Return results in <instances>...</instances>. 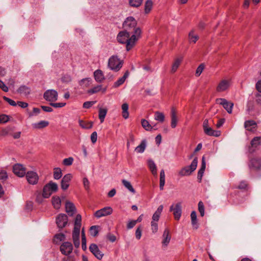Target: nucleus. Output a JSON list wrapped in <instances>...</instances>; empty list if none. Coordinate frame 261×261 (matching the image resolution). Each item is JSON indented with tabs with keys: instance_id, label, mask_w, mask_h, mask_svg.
I'll list each match as a JSON object with an SVG mask.
<instances>
[{
	"instance_id": "30",
	"label": "nucleus",
	"mask_w": 261,
	"mask_h": 261,
	"mask_svg": "<svg viewBox=\"0 0 261 261\" xmlns=\"http://www.w3.org/2000/svg\"><path fill=\"white\" fill-rule=\"evenodd\" d=\"M182 60V57H178L174 59L171 69V72L174 73L177 71L178 68L181 63Z\"/></svg>"
},
{
	"instance_id": "15",
	"label": "nucleus",
	"mask_w": 261,
	"mask_h": 261,
	"mask_svg": "<svg viewBox=\"0 0 261 261\" xmlns=\"http://www.w3.org/2000/svg\"><path fill=\"white\" fill-rule=\"evenodd\" d=\"M171 239L170 229L166 228L162 235V244L164 247H166L169 244Z\"/></svg>"
},
{
	"instance_id": "33",
	"label": "nucleus",
	"mask_w": 261,
	"mask_h": 261,
	"mask_svg": "<svg viewBox=\"0 0 261 261\" xmlns=\"http://www.w3.org/2000/svg\"><path fill=\"white\" fill-rule=\"evenodd\" d=\"M153 6V2L152 0H147L144 4V13L148 14L150 13Z\"/></svg>"
},
{
	"instance_id": "25",
	"label": "nucleus",
	"mask_w": 261,
	"mask_h": 261,
	"mask_svg": "<svg viewBox=\"0 0 261 261\" xmlns=\"http://www.w3.org/2000/svg\"><path fill=\"white\" fill-rule=\"evenodd\" d=\"M147 166L154 176H157V167L154 162L152 159H148L147 161Z\"/></svg>"
},
{
	"instance_id": "56",
	"label": "nucleus",
	"mask_w": 261,
	"mask_h": 261,
	"mask_svg": "<svg viewBox=\"0 0 261 261\" xmlns=\"http://www.w3.org/2000/svg\"><path fill=\"white\" fill-rule=\"evenodd\" d=\"M198 210L200 215L203 217L204 215V208L203 203L201 201L198 203Z\"/></svg>"
},
{
	"instance_id": "14",
	"label": "nucleus",
	"mask_w": 261,
	"mask_h": 261,
	"mask_svg": "<svg viewBox=\"0 0 261 261\" xmlns=\"http://www.w3.org/2000/svg\"><path fill=\"white\" fill-rule=\"evenodd\" d=\"M73 176L70 173L65 174L61 181V188L63 191L66 190L69 187L70 182L72 180Z\"/></svg>"
},
{
	"instance_id": "44",
	"label": "nucleus",
	"mask_w": 261,
	"mask_h": 261,
	"mask_svg": "<svg viewBox=\"0 0 261 261\" xmlns=\"http://www.w3.org/2000/svg\"><path fill=\"white\" fill-rule=\"evenodd\" d=\"M160 188L162 190L165 183V174L164 170H162L160 172Z\"/></svg>"
},
{
	"instance_id": "20",
	"label": "nucleus",
	"mask_w": 261,
	"mask_h": 261,
	"mask_svg": "<svg viewBox=\"0 0 261 261\" xmlns=\"http://www.w3.org/2000/svg\"><path fill=\"white\" fill-rule=\"evenodd\" d=\"M13 171L14 173L19 176V177H23L26 174V169L21 164H15L13 166Z\"/></svg>"
},
{
	"instance_id": "58",
	"label": "nucleus",
	"mask_w": 261,
	"mask_h": 261,
	"mask_svg": "<svg viewBox=\"0 0 261 261\" xmlns=\"http://www.w3.org/2000/svg\"><path fill=\"white\" fill-rule=\"evenodd\" d=\"M40 110L37 108H34L33 109V112L29 113V116L32 117L33 116H37L40 113Z\"/></svg>"
},
{
	"instance_id": "6",
	"label": "nucleus",
	"mask_w": 261,
	"mask_h": 261,
	"mask_svg": "<svg viewBox=\"0 0 261 261\" xmlns=\"http://www.w3.org/2000/svg\"><path fill=\"white\" fill-rule=\"evenodd\" d=\"M198 159L195 158L190 166L182 168L179 171V174L182 176L190 175L196 169Z\"/></svg>"
},
{
	"instance_id": "34",
	"label": "nucleus",
	"mask_w": 261,
	"mask_h": 261,
	"mask_svg": "<svg viewBox=\"0 0 261 261\" xmlns=\"http://www.w3.org/2000/svg\"><path fill=\"white\" fill-rule=\"evenodd\" d=\"M206 167V163L204 159V157L203 156L202 159L201 167L198 172L197 178L199 181H201L203 174Z\"/></svg>"
},
{
	"instance_id": "5",
	"label": "nucleus",
	"mask_w": 261,
	"mask_h": 261,
	"mask_svg": "<svg viewBox=\"0 0 261 261\" xmlns=\"http://www.w3.org/2000/svg\"><path fill=\"white\" fill-rule=\"evenodd\" d=\"M214 123L213 120H205L203 123L204 133L208 136L218 137L220 135V132L213 130L211 126Z\"/></svg>"
},
{
	"instance_id": "13",
	"label": "nucleus",
	"mask_w": 261,
	"mask_h": 261,
	"mask_svg": "<svg viewBox=\"0 0 261 261\" xmlns=\"http://www.w3.org/2000/svg\"><path fill=\"white\" fill-rule=\"evenodd\" d=\"M93 80L92 79L87 77L85 78L79 82V85L80 86V88L86 91L87 92V91L88 89H90L93 85Z\"/></svg>"
},
{
	"instance_id": "55",
	"label": "nucleus",
	"mask_w": 261,
	"mask_h": 261,
	"mask_svg": "<svg viewBox=\"0 0 261 261\" xmlns=\"http://www.w3.org/2000/svg\"><path fill=\"white\" fill-rule=\"evenodd\" d=\"M137 224V221L134 220H129L126 224V227L127 229H130L133 228Z\"/></svg>"
},
{
	"instance_id": "43",
	"label": "nucleus",
	"mask_w": 261,
	"mask_h": 261,
	"mask_svg": "<svg viewBox=\"0 0 261 261\" xmlns=\"http://www.w3.org/2000/svg\"><path fill=\"white\" fill-rule=\"evenodd\" d=\"M100 227L98 225H93L90 227L89 230L90 234L93 237H96L98 235Z\"/></svg>"
},
{
	"instance_id": "27",
	"label": "nucleus",
	"mask_w": 261,
	"mask_h": 261,
	"mask_svg": "<svg viewBox=\"0 0 261 261\" xmlns=\"http://www.w3.org/2000/svg\"><path fill=\"white\" fill-rule=\"evenodd\" d=\"M171 126L172 128H175L178 121V117L175 109L172 108L171 112Z\"/></svg>"
},
{
	"instance_id": "47",
	"label": "nucleus",
	"mask_w": 261,
	"mask_h": 261,
	"mask_svg": "<svg viewBox=\"0 0 261 261\" xmlns=\"http://www.w3.org/2000/svg\"><path fill=\"white\" fill-rule=\"evenodd\" d=\"M154 119L160 122H163L165 119V116L162 113L155 112L154 113Z\"/></svg>"
},
{
	"instance_id": "36",
	"label": "nucleus",
	"mask_w": 261,
	"mask_h": 261,
	"mask_svg": "<svg viewBox=\"0 0 261 261\" xmlns=\"http://www.w3.org/2000/svg\"><path fill=\"white\" fill-rule=\"evenodd\" d=\"M122 116L124 119H127L129 117L128 105L125 102L121 106Z\"/></svg>"
},
{
	"instance_id": "26",
	"label": "nucleus",
	"mask_w": 261,
	"mask_h": 261,
	"mask_svg": "<svg viewBox=\"0 0 261 261\" xmlns=\"http://www.w3.org/2000/svg\"><path fill=\"white\" fill-rule=\"evenodd\" d=\"M261 144V137H254L251 141L250 146L249 147L250 152H253L254 149Z\"/></svg>"
},
{
	"instance_id": "38",
	"label": "nucleus",
	"mask_w": 261,
	"mask_h": 261,
	"mask_svg": "<svg viewBox=\"0 0 261 261\" xmlns=\"http://www.w3.org/2000/svg\"><path fill=\"white\" fill-rule=\"evenodd\" d=\"M191 223L193 227L197 229L198 227V221L197 219V215L195 211H193L191 214Z\"/></svg>"
},
{
	"instance_id": "22",
	"label": "nucleus",
	"mask_w": 261,
	"mask_h": 261,
	"mask_svg": "<svg viewBox=\"0 0 261 261\" xmlns=\"http://www.w3.org/2000/svg\"><path fill=\"white\" fill-rule=\"evenodd\" d=\"M107 87L106 86L104 87L102 85H96L93 87H91L90 89H88L87 91V93L92 95L98 92H101L102 93H105L107 91Z\"/></svg>"
},
{
	"instance_id": "11",
	"label": "nucleus",
	"mask_w": 261,
	"mask_h": 261,
	"mask_svg": "<svg viewBox=\"0 0 261 261\" xmlns=\"http://www.w3.org/2000/svg\"><path fill=\"white\" fill-rule=\"evenodd\" d=\"M58 92L54 90H48L43 95L44 98L48 101L54 102L58 99Z\"/></svg>"
},
{
	"instance_id": "41",
	"label": "nucleus",
	"mask_w": 261,
	"mask_h": 261,
	"mask_svg": "<svg viewBox=\"0 0 261 261\" xmlns=\"http://www.w3.org/2000/svg\"><path fill=\"white\" fill-rule=\"evenodd\" d=\"M128 71H126L122 77L118 79L114 83V87H118L120 86V85H121L122 84H123L124 83V82H125L126 79L128 77Z\"/></svg>"
},
{
	"instance_id": "42",
	"label": "nucleus",
	"mask_w": 261,
	"mask_h": 261,
	"mask_svg": "<svg viewBox=\"0 0 261 261\" xmlns=\"http://www.w3.org/2000/svg\"><path fill=\"white\" fill-rule=\"evenodd\" d=\"M141 123L142 127L147 131H151L153 128V126L145 119H142Z\"/></svg>"
},
{
	"instance_id": "3",
	"label": "nucleus",
	"mask_w": 261,
	"mask_h": 261,
	"mask_svg": "<svg viewBox=\"0 0 261 261\" xmlns=\"http://www.w3.org/2000/svg\"><path fill=\"white\" fill-rule=\"evenodd\" d=\"M58 189V185L53 181H50L44 186L42 196L44 198H47L49 197L52 193L57 191Z\"/></svg>"
},
{
	"instance_id": "54",
	"label": "nucleus",
	"mask_w": 261,
	"mask_h": 261,
	"mask_svg": "<svg viewBox=\"0 0 261 261\" xmlns=\"http://www.w3.org/2000/svg\"><path fill=\"white\" fill-rule=\"evenodd\" d=\"M189 39L191 42L195 43L198 39V36L193 32H191L189 33Z\"/></svg>"
},
{
	"instance_id": "57",
	"label": "nucleus",
	"mask_w": 261,
	"mask_h": 261,
	"mask_svg": "<svg viewBox=\"0 0 261 261\" xmlns=\"http://www.w3.org/2000/svg\"><path fill=\"white\" fill-rule=\"evenodd\" d=\"M9 118L8 115L2 114L0 115V123H4L9 121Z\"/></svg>"
},
{
	"instance_id": "4",
	"label": "nucleus",
	"mask_w": 261,
	"mask_h": 261,
	"mask_svg": "<svg viewBox=\"0 0 261 261\" xmlns=\"http://www.w3.org/2000/svg\"><path fill=\"white\" fill-rule=\"evenodd\" d=\"M123 61L117 56H111L108 61V67L111 70L118 71L122 67Z\"/></svg>"
},
{
	"instance_id": "35",
	"label": "nucleus",
	"mask_w": 261,
	"mask_h": 261,
	"mask_svg": "<svg viewBox=\"0 0 261 261\" xmlns=\"http://www.w3.org/2000/svg\"><path fill=\"white\" fill-rule=\"evenodd\" d=\"M94 77L95 81L97 82H101L105 79L102 71L99 69L94 71Z\"/></svg>"
},
{
	"instance_id": "29",
	"label": "nucleus",
	"mask_w": 261,
	"mask_h": 261,
	"mask_svg": "<svg viewBox=\"0 0 261 261\" xmlns=\"http://www.w3.org/2000/svg\"><path fill=\"white\" fill-rule=\"evenodd\" d=\"M256 124L252 120L246 121L245 123V127L246 130L251 132H254L256 130Z\"/></svg>"
},
{
	"instance_id": "16",
	"label": "nucleus",
	"mask_w": 261,
	"mask_h": 261,
	"mask_svg": "<svg viewBox=\"0 0 261 261\" xmlns=\"http://www.w3.org/2000/svg\"><path fill=\"white\" fill-rule=\"evenodd\" d=\"M217 104L222 105L228 113L232 112L233 104L224 98H218L216 100Z\"/></svg>"
},
{
	"instance_id": "9",
	"label": "nucleus",
	"mask_w": 261,
	"mask_h": 261,
	"mask_svg": "<svg viewBox=\"0 0 261 261\" xmlns=\"http://www.w3.org/2000/svg\"><path fill=\"white\" fill-rule=\"evenodd\" d=\"M170 211L173 213L175 220H179L181 215V203L178 202L173 203L170 207Z\"/></svg>"
},
{
	"instance_id": "17",
	"label": "nucleus",
	"mask_w": 261,
	"mask_h": 261,
	"mask_svg": "<svg viewBox=\"0 0 261 261\" xmlns=\"http://www.w3.org/2000/svg\"><path fill=\"white\" fill-rule=\"evenodd\" d=\"M25 174L27 181L30 184L35 185L38 182L39 177L36 172L28 171Z\"/></svg>"
},
{
	"instance_id": "18",
	"label": "nucleus",
	"mask_w": 261,
	"mask_h": 261,
	"mask_svg": "<svg viewBox=\"0 0 261 261\" xmlns=\"http://www.w3.org/2000/svg\"><path fill=\"white\" fill-rule=\"evenodd\" d=\"M68 223V217L64 214H60L58 215L56 218V223L60 228L64 227Z\"/></svg>"
},
{
	"instance_id": "12",
	"label": "nucleus",
	"mask_w": 261,
	"mask_h": 261,
	"mask_svg": "<svg viewBox=\"0 0 261 261\" xmlns=\"http://www.w3.org/2000/svg\"><path fill=\"white\" fill-rule=\"evenodd\" d=\"M113 212V208L110 206L105 207L96 211L94 214L97 218H100L111 215Z\"/></svg>"
},
{
	"instance_id": "63",
	"label": "nucleus",
	"mask_w": 261,
	"mask_h": 261,
	"mask_svg": "<svg viewBox=\"0 0 261 261\" xmlns=\"http://www.w3.org/2000/svg\"><path fill=\"white\" fill-rule=\"evenodd\" d=\"M83 182L85 189L86 190H88L89 189V181L88 179L87 178L85 177L83 178Z\"/></svg>"
},
{
	"instance_id": "10",
	"label": "nucleus",
	"mask_w": 261,
	"mask_h": 261,
	"mask_svg": "<svg viewBox=\"0 0 261 261\" xmlns=\"http://www.w3.org/2000/svg\"><path fill=\"white\" fill-rule=\"evenodd\" d=\"M129 40V34L125 31L123 30L120 31L117 35V40L121 44H125L126 50H127V44Z\"/></svg>"
},
{
	"instance_id": "51",
	"label": "nucleus",
	"mask_w": 261,
	"mask_h": 261,
	"mask_svg": "<svg viewBox=\"0 0 261 261\" xmlns=\"http://www.w3.org/2000/svg\"><path fill=\"white\" fill-rule=\"evenodd\" d=\"M205 68V65L203 63L201 64L197 68L195 72L196 76H199L201 74L204 69Z\"/></svg>"
},
{
	"instance_id": "32",
	"label": "nucleus",
	"mask_w": 261,
	"mask_h": 261,
	"mask_svg": "<svg viewBox=\"0 0 261 261\" xmlns=\"http://www.w3.org/2000/svg\"><path fill=\"white\" fill-rule=\"evenodd\" d=\"M79 124L82 128L84 129H90L92 127L93 125L92 121L84 120H79Z\"/></svg>"
},
{
	"instance_id": "7",
	"label": "nucleus",
	"mask_w": 261,
	"mask_h": 261,
	"mask_svg": "<svg viewBox=\"0 0 261 261\" xmlns=\"http://www.w3.org/2000/svg\"><path fill=\"white\" fill-rule=\"evenodd\" d=\"M139 25L138 24L137 20L132 16L126 18L122 24L123 29L126 31L135 29Z\"/></svg>"
},
{
	"instance_id": "19",
	"label": "nucleus",
	"mask_w": 261,
	"mask_h": 261,
	"mask_svg": "<svg viewBox=\"0 0 261 261\" xmlns=\"http://www.w3.org/2000/svg\"><path fill=\"white\" fill-rule=\"evenodd\" d=\"M65 211L69 216H73L77 212L74 203L68 200L65 202Z\"/></svg>"
},
{
	"instance_id": "49",
	"label": "nucleus",
	"mask_w": 261,
	"mask_h": 261,
	"mask_svg": "<svg viewBox=\"0 0 261 261\" xmlns=\"http://www.w3.org/2000/svg\"><path fill=\"white\" fill-rule=\"evenodd\" d=\"M18 91L21 94L27 95L30 93V89L25 86H21L19 88Z\"/></svg>"
},
{
	"instance_id": "1",
	"label": "nucleus",
	"mask_w": 261,
	"mask_h": 261,
	"mask_svg": "<svg viewBox=\"0 0 261 261\" xmlns=\"http://www.w3.org/2000/svg\"><path fill=\"white\" fill-rule=\"evenodd\" d=\"M74 228L72 231V237L74 246L78 248L80 245V231L82 225V216L79 214H76L74 220Z\"/></svg>"
},
{
	"instance_id": "48",
	"label": "nucleus",
	"mask_w": 261,
	"mask_h": 261,
	"mask_svg": "<svg viewBox=\"0 0 261 261\" xmlns=\"http://www.w3.org/2000/svg\"><path fill=\"white\" fill-rule=\"evenodd\" d=\"M150 229L152 233H156L158 231L159 227L158 222H150Z\"/></svg>"
},
{
	"instance_id": "40",
	"label": "nucleus",
	"mask_w": 261,
	"mask_h": 261,
	"mask_svg": "<svg viewBox=\"0 0 261 261\" xmlns=\"http://www.w3.org/2000/svg\"><path fill=\"white\" fill-rule=\"evenodd\" d=\"M62 176V170L60 168L56 167L53 169V177L54 178L58 180Z\"/></svg>"
},
{
	"instance_id": "46",
	"label": "nucleus",
	"mask_w": 261,
	"mask_h": 261,
	"mask_svg": "<svg viewBox=\"0 0 261 261\" xmlns=\"http://www.w3.org/2000/svg\"><path fill=\"white\" fill-rule=\"evenodd\" d=\"M65 239V235L63 233H58V234H57L55 237H54V242L56 243V244H58V243H60L61 241L64 240Z\"/></svg>"
},
{
	"instance_id": "52",
	"label": "nucleus",
	"mask_w": 261,
	"mask_h": 261,
	"mask_svg": "<svg viewBox=\"0 0 261 261\" xmlns=\"http://www.w3.org/2000/svg\"><path fill=\"white\" fill-rule=\"evenodd\" d=\"M74 159L72 157H69L68 158L64 159L63 160V164L65 166H70L72 164Z\"/></svg>"
},
{
	"instance_id": "39",
	"label": "nucleus",
	"mask_w": 261,
	"mask_h": 261,
	"mask_svg": "<svg viewBox=\"0 0 261 261\" xmlns=\"http://www.w3.org/2000/svg\"><path fill=\"white\" fill-rule=\"evenodd\" d=\"M107 112L108 110L106 108H100L99 109L98 117L100 120L101 123H102L104 121Z\"/></svg>"
},
{
	"instance_id": "8",
	"label": "nucleus",
	"mask_w": 261,
	"mask_h": 261,
	"mask_svg": "<svg viewBox=\"0 0 261 261\" xmlns=\"http://www.w3.org/2000/svg\"><path fill=\"white\" fill-rule=\"evenodd\" d=\"M231 79L230 78H224L222 79L218 83L216 90L219 92L227 91L231 85Z\"/></svg>"
},
{
	"instance_id": "24",
	"label": "nucleus",
	"mask_w": 261,
	"mask_h": 261,
	"mask_svg": "<svg viewBox=\"0 0 261 261\" xmlns=\"http://www.w3.org/2000/svg\"><path fill=\"white\" fill-rule=\"evenodd\" d=\"M49 125V122L46 120H41L35 122L32 124L33 129H41L47 127Z\"/></svg>"
},
{
	"instance_id": "61",
	"label": "nucleus",
	"mask_w": 261,
	"mask_h": 261,
	"mask_svg": "<svg viewBox=\"0 0 261 261\" xmlns=\"http://www.w3.org/2000/svg\"><path fill=\"white\" fill-rule=\"evenodd\" d=\"M3 99L6 101L8 102L11 106H16L17 105V103L15 101H14V100H13L8 98V97H6V96H4L3 97Z\"/></svg>"
},
{
	"instance_id": "64",
	"label": "nucleus",
	"mask_w": 261,
	"mask_h": 261,
	"mask_svg": "<svg viewBox=\"0 0 261 261\" xmlns=\"http://www.w3.org/2000/svg\"><path fill=\"white\" fill-rule=\"evenodd\" d=\"M7 178V173L4 170H0V179H5Z\"/></svg>"
},
{
	"instance_id": "37",
	"label": "nucleus",
	"mask_w": 261,
	"mask_h": 261,
	"mask_svg": "<svg viewBox=\"0 0 261 261\" xmlns=\"http://www.w3.org/2000/svg\"><path fill=\"white\" fill-rule=\"evenodd\" d=\"M147 145V141L143 140L141 141L140 145L137 146L135 148V151L137 153H142L144 151Z\"/></svg>"
},
{
	"instance_id": "23",
	"label": "nucleus",
	"mask_w": 261,
	"mask_h": 261,
	"mask_svg": "<svg viewBox=\"0 0 261 261\" xmlns=\"http://www.w3.org/2000/svg\"><path fill=\"white\" fill-rule=\"evenodd\" d=\"M72 245L70 242H65L62 244L60 247V250L61 252L65 255H69L72 251Z\"/></svg>"
},
{
	"instance_id": "45",
	"label": "nucleus",
	"mask_w": 261,
	"mask_h": 261,
	"mask_svg": "<svg viewBox=\"0 0 261 261\" xmlns=\"http://www.w3.org/2000/svg\"><path fill=\"white\" fill-rule=\"evenodd\" d=\"M122 182L123 185H124V186L126 188H127L131 193H134V194L135 193V190L133 188V187L132 186L130 182H129L125 179H123V180H122Z\"/></svg>"
},
{
	"instance_id": "2",
	"label": "nucleus",
	"mask_w": 261,
	"mask_h": 261,
	"mask_svg": "<svg viewBox=\"0 0 261 261\" xmlns=\"http://www.w3.org/2000/svg\"><path fill=\"white\" fill-rule=\"evenodd\" d=\"M129 31V40L127 44V51L130 50L140 39L142 35V30L140 26L135 28Z\"/></svg>"
},
{
	"instance_id": "53",
	"label": "nucleus",
	"mask_w": 261,
	"mask_h": 261,
	"mask_svg": "<svg viewBox=\"0 0 261 261\" xmlns=\"http://www.w3.org/2000/svg\"><path fill=\"white\" fill-rule=\"evenodd\" d=\"M142 229L141 226H139L136 230L135 237L137 240H140L142 236Z\"/></svg>"
},
{
	"instance_id": "31",
	"label": "nucleus",
	"mask_w": 261,
	"mask_h": 261,
	"mask_svg": "<svg viewBox=\"0 0 261 261\" xmlns=\"http://www.w3.org/2000/svg\"><path fill=\"white\" fill-rule=\"evenodd\" d=\"M51 202L54 207L56 210H59L62 205V199L58 196H54L51 198Z\"/></svg>"
},
{
	"instance_id": "62",
	"label": "nucleus",
	"mask_w": 261,
	"mask_h": 261,
	"mask_svg": "<svg viewBox=\"0 0 261 261\" xmlns=\"http://www.w3.org/2000/svg\"><path fill=\"white\" fill-rule=\"evenodd\" d=\"M65 102H58V103H53L51 102L50 105L55 108H62L66 105Z\"/></svg>"
},
{
	"instance_id": "28",
	"label": "nucleus",
	"mask_w": 261,
	"mask_h": 261,
	"mask_svg": "<svg viewBox=\"0 0 261 261\" xmlns=\"http://www.w3.org/2000/svg\"><path fill=\"white\" fill-rule=\"evenodd\" d=\"M164 206L163 205H160L154 213L152 216L151 221L152 222H158L159 221L161 215L163 210Z\"/></svg>"
},
{
	"instance_id": "21",
	"label": "nucleus",
	"mask_w": 261,
	"mask_h": 261,
	"mask_svg": "<svg viewBox=\"0 0 261 261\" xmlns=\"http://www.w3.org/2000/svg\"><path fill=\"white\" fill-rule=\"evenodd\" d=\"M90 252L98 259H101L103 254L99 250L97 245L95 244H91L89 246Z\"/></svg>"
},
{
	"instance_id": "50",
	"label": "nucleus",
	"mask_w": 261,
	"mask_h": 261,
	"mask_svg": "<svg viewBox=\"0 0 261 261\" xmlns=\"http://www.w3.org/2000/svg\"><path fill=\"white\" fill-rule=\"evenodd\" d=\"M142 3V0H129V5L133 7H139Z\"/></svg>"
},
{
	"instance_id": "60",
	"label": "nucleus",
	"mask_w": 261,
	"mask_h": 261,
	"mask_svg": "<svg viewBox=\"0 0 261 261\" xmlns=\"http://www.w3.org/2000/svg\"><path fill=\"white\" fill-rule=\"evenodd\" d=\"M95 101H86L83 103V108L85 109L90 108L94 103Z\"/></svg>"
},
{
	"instance_id": "59",
	"label": "nucleus",
	"mask_w": 261,
	"mask_h": 261,
	"mask_svg": "<svg viewBox=\"0 0 261 261\" xmlns=\"http://www.w3.org/2000/svg\"><path fill=\"white\" fill-rule=\"evenodd\" d=\"M250 165L254 168H258L260 166V163L255 159H253L251 161Z\"/></svg>"
}]
</instances>
